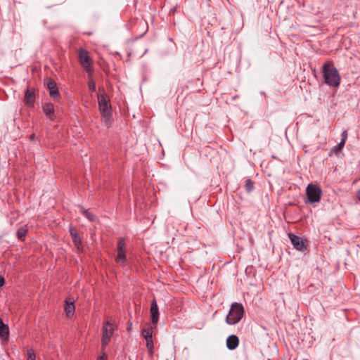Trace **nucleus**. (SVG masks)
I'll return each instance as SVG.
<instances>
[{"mask_svg":"<svg viewBox=\"0 0 360 360\" xmlns=\"http://www.w3.org/2000/svg\"><path fill=\"white\" fill-rule=\"evenodd\" d=\"M325 83L333 87H338L340 84L341 77L334 65L328 62L324 63L322 69Z\"/></svg>","mask_w":360,"mask_h":360,"instance_id":"f257e3e1","label":"nucleus"},{"mask_svg":"<svg viewBox=\"0 0 360 360\" xmlns=\"http://www.w3.org/2000/svg\"><path fill=\"white\" fill-rule=\"evenodd\" d=\"M98 103L99 111L109 127L113 121L110 99L105 94H98Z\"/></svg>","mask_w":360,"mask_h":360,"instance_id":"f03ea898","label":"nucleus"},{"mask_svg":"<svg viewBox=\"0 0 360 360\" xmlns=\"http://www.w3.org/2000/svg\"><path fill=\"white\" fill-rule=\"evenodd\" d=\"M244 307L240 303L234 302L231 304L229 312L226 318V322L229 325L238 323L244 315Z\"/></svg>","mask_w":360,"mask_h":360,"instance_id":"7ed1b4c3","label":"nucleus"},{"mask_svg":"<svg viewBox=\"0 0 360 360\" xmlns=\"http://www.w3.org/2000/svg\"><path fill=\"white\" fill-rule=\"evenodd\" d=\"M322 195V190L316 184H309L306 188L307 201L311 203L319 202Z\"/></svg>","mask_w":360,"mask_h":360,"instance_id":"20e7f679","label":"nucleus"},{"mask_svg":"<svg viewBox=\"0 0 360 360\" xmlns=\"http://www.w3.org/2000/svg\"><path fill=\"white\" fill-rule=\"evenodd\" d=\"M78 58L82 67L89 74L93 72L92 60L89 55V52L84 49H80L78 51Z\"/></svg>","mask_w":360,"mask_h":360,"instance_id":"39448f33","label":"nucleus"},{"mask_svg":"<svg viewBox=\"0 0 360 360\" xmlns=\"http://www.w3.org/2000/svg\"><path fill=\"white\" fill-rule=\"evenodd\" d=\"M115 326L109 321L105 322L103 326V335L101 340L102 347H105L110 342L115 331Z\"/></svg>","mask_w":360,"mask_h":360,"instance_id":"423d86ee","label":"nucleus"},{"mask_svg":"<svg viewBox=\"0 0 360 360\" xmlns=\"http://www.w3.org/2000/svg\"><path fill=\"white\" fill-rule=\"evenodd\" d=\"M126 246L127 245L124 239L122 238H120L117 244V255L115 259L116 263L125 264V262H127Z\"/></svg>","mask_w":360,"mask_h":360,"instance_id":"0eeeda50","label":"nucleus"},{"mask_svg":"<svg viewBox=\"0 0 360 360\" xmlns=\"http://www.w3.org/2000/svg\"><path fill=\"white\" fill-rule=\"evenodd\" d=\"M289 238L293 245V247L299 251L303 252L307 250V245H305L303 239L293 233L288 234Z\"/></svg>","mask_w":360,"mask_h":360,"instance_id":"6e6552de","label":"nucleus"},{"mask_svg":"<svg viewBox=\"0 0 360 360\" xmlns=\"http://www.w3.org/2000/svg\"><path fill=\"white\" fill-rule=\"evenodd\" d=\"M46 86L49 92V95L53 98H58L60 97V93L57 86L56 82L49 78L47 79Z\"/></svg>","mask_w":360,"mask_h":360,"instance_id":"1a4fd4ad","label":"nucleus"},{"mask_svg":"<svg viewBox=\"0 0 360 360\" xmlns=\"http://www.w3.org/2000/svg\"><path fill=\"white\" fill-rule=\"evenodd\" d=\"M36 96L34 89H27L25 92L24 102L29 107H33L35 103Z\"/></svg>","mask_w":360,"mask_h":360,"instance_id":"9d476101","label":"nucleus"},{"mask_svg":"<svg viewBox=\"0 0 360 360\" xmlns=\"http://www.w3.org/2000/svg\"><path fill=\"white\" fill-rule=\"evenodd\" d=\"M150 314L152 323L155 326L159 319V310L155 300H153L151 302Z\"/></svg>","mask_w":360,"mask_h":360,"instance_id":"9b49d317","label":"nucleus"},{"mask_svg":"<svg viewBox=\"0 0 360 360\" xmlns=\"http://www.w3.org/2000/svg\"><path fill=\"white\" fill-rule=\"evenodd\" d=\"M239 345V339L235 335H229L226 339V347L230 350L235 349Z\"/></svg>","mask_w":360,"mask_h":360,"instance_id":"f8f14e48","label":"nucleus"},{"mask_svg":"<svg viewBox=\"0 0 360 360\" xmlns=\"http://www.w3.org/2000/svg\"><path fill=\"white\" fill-rule=\"evenodd\" d=\"M75 307L74 304V300L72 299H67L65 305V311L68 316L73 315L75 312Z\"/></svg>","mask_w":360,"mask_h":360,"instance_id":"ddd939ff","label":"nucleus"},{"mask_svg":"<svg viewBox=\"0 0 360 360\" xmlns=\"http://www.w3.org/2000/svg\"><path fill=\"white\" fill-rule=\"evenodd\" d=\"M70 233L75 245L77 247V249H79L82 245V241L80 237L79 236L77 232V230L75 228H70Z\"/></svg>","mask_w":360,"mask_h":360,"instance_id":"4468645a","label":"nucleus"},{"mask_svg":"<svg viewBox=\"0 0 360 360\" xmlns=\"http://www.w3.org/2000/svg\"><path fill=\"white\" fill-rule=\"evenodd\" d=\"M43 111L46 116H49L51 119H53L54 115V106L51 103H46L43 105Z\"/></svg>","mask_w":360,"mask_h":360,"instance_id":"2eb2a0df","label":"nucleus"},{"mask_svg":"<svg viewBox=\"0 0 360 360\" xmlns=\"http://www.w3.org/2000/svg\"><path fill=\"white\" fill-rule=\"evenodd\" d=\"M28 228L27 225H22L18 228L16 231V236L20 240H24L27 233Z\"/></svg>","mask_w":360,"mask_h":360,"instance_id":"dca6fc26","label":"nucleus"},{"mask_svg":"<svg viewBox=\"0 0 360 360\" xmlns=\"http://www.w3.org/2000/svg\"><path fill=\"white\" fill-rule=\"evenodd\" d=\"M9 335L8 326L4 324L0 318V336L1 338H7Z\"/></svg>","mask_w":360,"mask_h":360,"instance_id":"f3484780","label":"nucleus"},{"mask_svg":"<svg viewBox=\"0 0 360 360\" xmlns=\"http://www.w3.org/2000/svg\"><path fill=\"white\" fill-rule=\"evenodd\" d=\"M141 334L145 339L152 338H153V328L151 326H148L142 330Z\"/></svg>","mask_w":360,"mask_h":360,"instance_id":"a211bd4d","label":"nucleus"},{"mask_svg":"<svg viewBox=\"0 0 360 360\" xmlns=\"http://www.w3.org/2000/svg\"><path fill=\"white\" fill-rule=\"evenodd\" d=\"M145 340L146 341V347L148 349L149 352L152 354L153 352V348H154L153 338H148V339H145Z\"/></svg>","mask_w":360,"mask_h":360,"instance_id":"6ab92c4d","label":"nucleus"},{"mask_svg":"<svg viewBox=\"0 0 360 360\" xmlns=\"http://www.w3.org/2000/svg\"><path fill=\"white\" fill-rule=\"evenodd\" d=\"M245 190L247 192H251L254 188V184L251 179H247L245 184Z\"/></svg>","mask_w":360,"mask_h":360,"instance_id":"aec40b11","label":"nucleus"},{"mask_svg":"<svg viewBox=\"0 0 360 360\" xmlns=\"http://www.w3.org/2000/svg\"><path fill=\"white\" fill-rule=\"evenodd\" d=\"M27 360H36V354L32 348L27 350Z\"/></svg>","mask_w":360,"mask_h":360,"instance_id":"412c9836","label":"nucleus"},{"mask_svg":"<svg viewBox=\"0 0 360 360\" xmlns=\"http://www.w3.org/2000/svg\"><path fill=\"white\" fill-rule=\"evenodd\" d=\"M82 212L84 214V215L91 221H94V219H95V217L94 215L89 212L88 210H83L82 209Z\"/></svg>","mask_w":360,"mask_h":360,"instance_id":"4be33fe9","label":"nucleus"},{"mask_svg":"<svg viewBox=\"0 0 360 360\" xmlns=\"http://www.w3.org/2000/svg\"><path fill=\"white\" fill-rule=\"evenodd\" d=\"M345 144V143L344 142V141H341L337 146L334 147L333 152L335 153H338V152H340L344 147Z\"/></svg>","mask_w":360,"mask_h":360,"instance_id":"5701e85b","label":"nucleus"},{"mask_svg":"<svg viewBox=\"0 0 360 360\" xmlns=\"http://www.w3.org/2000/svg\"><path fill=\"white\" fill-rule=\"evenodd\" d=\"M88 86L89 90L91 91H94L96 90V84L93 80L89 82Z\"/></svg>","mask_w":360,"mask_h":360,"instance_id":"b1692460","label":"nucleus"},{"mask_svg":"<svg viewBox=\"0 0 360 360\" xmlns=\"http://www.w3.org/2000/svg\"><path fill=\"white\" fill-rule=\"evenodd\" d=\"M341 136H342V140L341 141H344V142L345 143L346 140H347V130H344L342 132Z\"/></svg>","mask_w":360,"mask_h":360,"instance_id":"393cba45","label":"nucleus"},{"mask_svg":"<svg viewBox=\"0 0 360 360\" xmlns=\"http://www.w3.org/2000/svg\"><path fill=\"white\" fill-rule=\"evenodd\" d=\"M98 360H107L106 354L105 353L103 354L101 356L98 357Z\"/></svg>","mask_w":360,"mask_h":360,"instance_id":"a878e982","label":"nucleus"},{"mask_svg":"<svg viewBox=\"0 0 360 360\" xmlns=\"http://www.w3.org/2000/svg\"><path fill=\"white\" fill-rule=\"evenodd\" d=\"M5 283V280L2 276L0 275V287L3 286Z\"/></svg>","mask_w":360,"mask_h":360,"instance_id":"bb28decb","label":"nucleus"},{"mask_svg":"<svg viewBox=\"0 0 360 360\" xmlns=\"http://www.w3.org/2000/svg\"><path fill=\"white\" fill-rule=\"evenodd\" d=\"M356 196L357 199L360 201V189L356 192Z\"/></svg>","mask_w":360,"mask_h":360,"instance_id":"cd10ccee","label":"nucleus"},{"mask_svg":"<svg viewBox=\"0 0 360 360\" xmlns=\"http://www.w3.org/2000/svg\"><path fill=\"white\" fill-rule=\"evenodd\" d=\"M30 138H31L32 139H34V134H32V135L30 136Z\"/></svg>","mask_w":360,"mask_h":360,"instance_id":"c85d7f7f","label":"nucleus"}]
</instances>
